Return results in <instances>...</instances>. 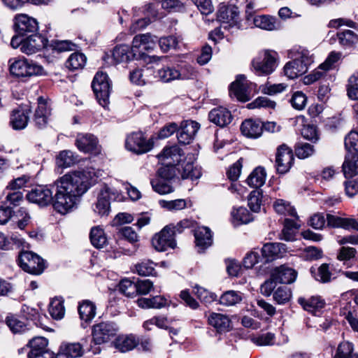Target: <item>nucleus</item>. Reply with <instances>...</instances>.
Returning a JSON list of instances; mask_svg holds the SVG:
<instances>
[{"mask_svg":"<svg viewBox=\"0 0 358 358\" xmlns=\"http://www.w3.org/2000/svg\"><path fill=\"white\" fill-rule=\"evenodd\" d=\"M252 66L255 73L259 76L271 74L277 67V53L264 50L253 59Z\"/></svg>","mask_w":358,"mask_h":358,"instance_id":"7ed1b4c3","label":"nucleus"},{"mask_svg":"<svg viewBox=\"0 0 358 358\" xmlns=\"http://www.w3.org/2000/svg\"><path fill=\"white\" fill-rule=\"evenodd\" d=\"M77 162V157L70 150L61 151L56 157L57 165L62 168L70 167Z\"/></svg>","mask_w":358,"mask_h":358,"instance_id":"a19ab883","label":"nucleus"},{"mask_svg":"<svg viewBox=\"0 0 358 358\" xmlns=\"http://www.w3.org/2000/svg\"><path fill=\"white\" fill-rule=\"evenodd\" d=\"M294 59L284 66L285 75L290 79L296 78L307 72L308 66L313 62L312 55L306 49L296 50Z\"/></svg>","mask_w":358,"mask_h":358,"instance_id":"f03ea898","label":"nucleus"},{"mask_svg":"<svg viewBox=\"0 0 358 358\" xmlns=\"http://www.w3.org/2000/svg\"><path fill=\"white\" fill-rule=\"evenodd\" d=\"M345 147L348 153L358 154V132L351 131L345 138Z\"/></svg>","mask_w":358,"mask_h":358,"instance_id":"864d4df0","label":"nucleus"},{"mask_svg":"<svg viewBox=\"0 0 358 358\" xmlns=\"http://www.w3.org/2000/svg\"><path fill=\"white\" fill-rule=\"evenodd\" d=\"M253 23L256 27L266 31H274L280 28V24L278 20L271 15H257L253 18Z\"/></svg>","mask_w":358,"mask_h":358,"instance_id":"bb28decb","label":"nucleus"},{"mask_svg":"<svg viewBox=\"0 0 358 358\" xmlns=\"http://www.w3.org/2000/svg\"><path fill=\"white\" fill-rule=\"evenodd\" d=\"M174 236L175 227L171 224L167 225L153 236L152 246L157 251H165L168 248H174L176 245Z\"/></svg>","mask_w":358,"mask_h":358,"instance_id":"0eeeda50","label":"nucleus"},{"mask_svg":"<svg viewBox=\"0 0 358 358\" xmlns=\"http://www.w3.org/2000/svg\"><path fill=\"white\" fill-rule=\"evenodd\" d=\"M194 289L197 297L205 303H210L217 299V296L214 293L209 292L202 287L196 285L194 287Z\"/></svg>","mask_w":358,"mask_h":358,"instance_id":"680f3d73","label":"nucleus"},{"mask_svg":"<svg viewBox=\"0 0 358 358\" xmlns=\"http://www.w3.org/2000/svg\"><path fill=\"white\" fill-rule=\"evenodd\" d=\"M90 238L92 244L96 248H103L108 243V239L103 229L99 227L92 228Z\"/></svg>","mask_w":358,"mask_h":358,"instance_id":"58836bf2","label":"nucleus"},{"mask_svg":"<svg viewBox=\"0 0 358 358\" xmlns=\"http://www.w3.org/2000/svg\"><path fill=\"white\" fill-rule=\"evenodd\" d=\"M239 15V11L236 6L234 5L221 4L217 14V20L225 29L229 27H233L236 24Z\"/></svg>","mask_w":358,"mask_h":358,"instance_id":"f8f14e48","label":"nucleus"},{"mask_svg":"<svg viewBox=\"0 0 358 358\" xmlns=\"http://www.w3.org/2000/svg\"><path fill=\"white\" fill-rule=\"evenodd\" d=\"M266 178V173L264 169L259 166L253 170L246 182L250 187L258 189L265 183Z\"/></svg>","mask_w":358,"mask_h":358,"instance_id":"e433bc0d","label":"nucleus"},{"mask_svg":"<svg viewBox=\"0 0 358 358\" xmlns=\"http://www.w3.org/2000/svg\"><path fill=\"white\" fill-rule=\"evenodd\" d=\"M242 299L241 292L229 290L222 294L220 298V303L226 306H232L239 303Z\"/></svg>","mask_w":358,"mask_h":358,"instance_id":"c03bdc74","label":"nucleus"},{"mask_svg":"<svg viewBox=\"0 0 358 358\" xmlns=\"http://www.w3.org/2000/svg\"><path fill=\"white\" fill-rule=\"evenodd\" d=\"M137 304L142 308H162L168 304L167 299L163 296H155L152 298H140Z\"/></svg>","mask_w":358,"mask_h":358,"instance_id":"c9c22d12","label":"nucleus"},{"mask_svg":"<svg viewBox=\"0 0 358 358\" xmlns=\"http://www.w3.org/2000/svg\"><path fill=\"white\" fill-rule=\"evenodd\" d=\"M92 87L99 103L106 108L109 103V96L111 90V84L108 75L103 72H98L95 75Z\"/></svg>","mask_w":358,"mask_h":358,"instance_id":"20e7f679","label":"nucleus"},{"mask_svg":"<svg viewBox=\"0 0 358 358\" xmlns=\"http://www.w3.org/2000/svg\"><path fill=\"white\" fill-rule=\"evenodd\" d=\"M273 278L282 284H291L296 278V271L285 265L275 268L272 272Z\"/></svg>","mask_w":358,"mask_h":358,"instance_id":"b1692460","label":"nucleus"},{"mask_svg":"<svg viewBox=\"0 0 358 358\" xmlns=\"http://www.w3.org/2000/svg\"><path fill=\"white\" fill-rule=\"evenodd\" d=\"M358 73H354L348 80V95L350 99L358 101Z\"/></svg>","mask_w":358,"mask_h":358,"instance_id":"e2e57ef3","label":"nucleus"},{"mask_svg":"<svg viewBox=\"0 0 358 358\" xmlns=\"http://www.w3.org/2000/svg\"><path fill=\"white\" fill-rule=\"evenodd\" d=\"M298 302L303 308L308 312L316 314L318 310L322 309L325 304V302L320 296H312L308 299L304 298H299Z\"/></svg>","mask_w":358,"mask_h":358,"instance_id":"2f4dec72","label":"nucleus"},{"mask_svg":"<svg viewBox=\"0 0 358 358\" xmlns=\"http://www.w3.org/2000/svg\"><path fill=\"white\" fill-rule=\"evenodd\" d=\"M159 6L161 5L159 1L155 0L153 2L144 5L142 7V13L152 22L156 21L163 18L165 15L164 12L159 10Z\"/></svg>","mask_w":358,"mask_h":358,"instance_id":"72a5a7b5","label":"nucleus"},{"mask_svg":"<svg viewBox=\"0 0 358 358\" xmlns=\"http://www.w3.org/2000/svg\"><path fill=\"white\" fill-rule=\"evenodd\" d=\"M233 220L236 224H247L252 220V215L250 214L247 208L239 207L235 208L231 212Z\"/></svg>","mask_w":358,"mask_h":358,"instance_id":"09e8293b","label":"nucleus"},{"mask_svg":"<svg viewBox=\"0 0 358 358\" xmlns=\"http://www.w3.org/2000/svg\"><path fill=\"white\" fill-rule=\"evenodd\" d=\"M48 41L39 34H31L24 38V53L34 54L45 47Z\"/></svg>","mask_w":358,"mask_h":358,"instance_id":"6ab92c4d","label":"nucleus"},{"mask_svg":"<svg viewBox=\"0 0 358 358\" xmlns=\"http://www.w3.org/2000/svg\"><path fill=\"white\" fill-rule=\"evenodd\" d=\"M125 145L127 150L134 153L143 154L152 148L153 143L146 140L141 132H134L127 136Z\"/></svg>","mask_w":358,"mask_h":358,"instance_id":"1a4fd4ad","label":"nucleus"},{"mask_svg":"<svg viewBox=\"0 0 358 358\" xmlns=\"http://www.w3.org/2000/svg\"><path fill=\"white\" fill-rule=\"evenodd\" d=\"M161 50L166 52L171 49H176L178 45V39L174 36L162 37L158 41Z\"/></svg>","mask_w":358,"mask_h":358,"instance_id":"bf43d9fd","label":"nucleus"},{"mask_svg":"<svg viewBox=\"0 0 358 358\" xmlns=\"http://www.w3.org/2000/svg\"><path fill=\"white\" fill-rule=\"evenodd\" d=\"M287 85L285 83L270 84L268 83L260 86L261 92L264 94L275 95L284 92Z\"/></svg>","mask_w":358,"mask_h":358,"instance_id":"4d7b16f0","label":"nucleus"},{"mask_svg":"<svg viewBox=\"0 0 358 358\" xmlns=\"http://www.w3.org/2000/svg\"><path fill=\"white\" fill-rule=\"evenodd\" d=\"M136 55L134 52L130 50L126 45L116 46L112 53V57L115 64L127 62Z\"/></svg>","mask_w":358,"mask_h":358,"instance_id":"473e14b6","label":"nucleus"},{"mask_svg":"<svg viewBox=\"0 0 358 358\" xmlns=\"http://www.w3.org/2000/svg\"><path fill=\"white\" fill-rule=\"evenodd\" d=\"M78 149L85 153L97 152V138L91 134H78L76 140Z\"/></svg>","mask_w":358,"mask_h":358,"instance_id":"a211bd4d","label":"nucleus"},{"mask_svg":"<svg viewBox=\"0 0 358 358\" xmlns=\"http://www.w3.org/2000/svg\"><path fill=\"white\" fill-rule=\"evenodd\" d=\"M24 76H32L41 74L43 68L32 60L24 58Z\"/></svg>","mask_w":358,"mask_h":358,"instance_id":"13d9d810","label":"nucleus"},{"mask_svg":"<svg viewBox=\"0 0 358 358\" xmlns=\"http://www.w3.org/2000/svg\"><path fill=\"white\" fill-rule=\"evenodd\" d=\"M83 348L79 343H62L55 358H76L83 355Z\"/></svg>","mask_w":358,"mask_h":358,"instance_id":"412c9836","label":"nucleus"},{"mask_svg":"<svg viewBox=\"0 0 358 358\" xmlns=\"http://www.w3.org/2000/svg\"><path fill=\"white\" fill-rule=\"evenodd\" d=\"M292 297V291L286 286L278 287L273 292V299L278 304H285Z\"/></svg>","mask_w":358,"mask_h":358,"instance_id":"8fccbe9b","label":"nucleus"},{"mask_svg":"<svg viewBox=\"0 0 358 358\" xmlns=\"http://www.w3.org/2000/svg\"><path fill=\"white\" fill-rule=\"evenodd\" d=\"M29 202L45 206L53 201L52 192L47 186H38L27 194Z\"/></svg>","mask_w":358,"mask_h":358,"instance_id":"ddd939ff","label":"nucleus"},{"mask_svg":"<svg viewBox=\"0 0 358 358\" xmlns=\"http://www.w3.org/2000/svg\"><path fill=\"white\" fill-rule=\"evenodd\" d=\"M162 207L166 208L169 210H180L184 209L186 206V201L185 199H176L173 201L162 200L159 201Z\"/></svg>","mask_w":358,"mask_h":358,"instance_id":"338daca9","label":"nucleus"},{"mask_svg":"<svg viewBox=\"0 0 358 358\" xmlns=\"http://www.w3.org/2000/svg\"><path fill=\"white\" fill-rule=\"evenodd\" d=\"M296 218L294 219L287 218L284 220V227L281 233V239L286 241H291L294 239V236L298 230L299 225L298 224Z\"/></svg>","mask_w":358,"mask_h":358,"instance_id":"4c0bfd02","label":"nucleus"},{"mask_svg":"<svg viewBox=\"0 0 358 358\" xmlns=\"http://www.w3.org/2000/svg\"><path fill=\"white\" fill-rule=\"evenodd\" d=\"M256 85L247 80L244 75H238L230 85L229 94L241 102L248 101L252 96V90Z\"/></svg>","mask_w":358,"mask_h":358,"instance_id":"39448f33","label":"nucleus"},{"mask_svg":"<svg viewBox=\"0 0 358 358\" xmlns=\"http://www.w3.org/2000/svg\"><path fill=\"white\" fill-rule=\"evenodd\" d=\"M138 343V338L134 335L129 334L118 336L112 344L118 351L127 352L135 348Z\"/></svg>","mask_w":358,"mask_h":358,"instance_id":"5701e85b","label":"nucleus"},{"mask_svg":"<svg viewBox=\"0 0 358 358\" xmlns=\"http://www.w3.org/2000/svg\"><path fill=\"white\" fill-rule=\"evenodd\" d=\"M10 124L13 129L20 130L22 129V110L20 106L12 111Z\"/></svg>","mask_w":358,"mask_h":358,"instance_id":"774afa93","label":"nucleus"},{"mask_svg":"<svg viewBox=\"0 0 358 358\" xmlns=\"http://www.w3.org/2000/svg\"><path fill=\"white\" fill-rule=\"evenodd\" d=\"M96 306L89 300L83 301L78 306L80 318L85 323L90 322L96 315Z\"/></svg>","mask_w":358,"mask_h":358,"instance_id":"7c9ffc66","label":"nucleus"},{"mask_svg":"<svg viewBox=\"0 0 358 358\" xmlns=\"http://www.w3.org/2000/svg\"><path fill=\"white\" fill-rule=\"evenodd\" d=\"M356 354L354 352L352 343L343 341L338 345L334 358H350L351 355Z\"/></svg>","mask_w":358,"mask_h":358,"instance_id":"3c124183","label":"nucleus"},{"mask_svg":"<svg viewBox=\"0 0 358 358\" xmlns=\"http://www.w3.org/2000/svg\"><path fill=\"white\" fill-rule=\"evenodd\" d=\"M99 171L87 167L82 171L66 173L57 180V192L53 201L55 210L66 214L76 206L78 198L83 195L96 182Z\"/></svg>","mask_w":358,"mask_h":358,"instance_id":"f257e3e1","label":"nucleus"},{"mask_svg":"<svg viewBox=\"0 0 358 358\" xmlns=\"http://www.w3.org/2000/svg\"><path fill=\"white\" fill-rule=\"evenodd\" d=\"M209 120L215 124L223 127L229 124L232 120V115L229 110L218 107L211 110L208 114Z\"/></svg>","mask_w":358,"mask_h":358,"instance_id":"4be33fe9","label":"nucleus"},{"mask_svg":"<svg viewBox=\"0 0 358 358\" xmlns=\"http://www.w3.org/2000/svg\"><path fill=\"white\" fill-rule=\"evenodd\" d=\"M38 26L36 19L24 14V38L38 33Z\"/></svg>","mask_w":358,"mask_h":358,"instance_id":"052dcab7","label":"nucleus"},{"mask_svg":"<svg viewBox=\"0 0 358 358\" xmlns=\"http://www.w3.org/2000/svg\"><path fill=\"white\" fill-rule=\"evenodd\" d=\"M22 178H17L11 181L8 186V192L6 196V200L9 202V208L14 209L18 207L22 203Z\"/></svg>","mask_w":358,"mask_h":358,"instance_id":"2eb2a0df","label":"nucleus"},{"mask_svg":"<svg viewBox=\"0 0 358 358\" xmlns=\"http://www.w3.org/2000/svg\"><path fill=\"white\" fill-rule=\"evenodd\" d=\"M111 195L110 189L108 186L104 185L101 188L97 195V201L94 208L96 213L101 216H105L109 214L110 210V200Z\"/></svg>","mask_w":358,"mask_h":358,"instance_id":"dca6fc26","label":"nucleus"},{"mask_svg":"<svg viewBox=\"0 0 358 358\" xmlns=\"http://www.w3.org/2000/svg\"><path fill=\"white\" fill-rule=\"evenodd\" d=\"M241 129L244 136L256 138L262 135L263 126L259 122L252 120H246L242 123Z\"/></svg>","mask_w":358,"mask_h":358,"instance_id":"c85d7f7f","label":"nucleus"},{"mask_svg":"<svg viewBox=\"0 0 358 358\" xmlns=\"http://www.w3.org/2000/svg\"><path fill=\"white\" fill-rule=\"evenodd\" d=\"M48 311L53 319L57 320L62 319L65 315L64 300L58 297L52 299L49 305Z\"/></svg>","mask_w":358,"mask_h":358,"instance_id":"ea45409f","label":"nucleus"},{"mask_svg":"<svg viewBox=\"0 0 358 358\" xmlns=\"http://www.w3.org/2000/svg\"><path fill=\"white\" fill-rule=\"evenodd\" d=\"M181 176L183 179L189 178L194 180L201 177V172L199 168L195 167L192 163L188 162L183 166Z\"/></svg>","mask_w":358,"mask_h":358,"instance_id":"603ef678","label":"nucleus"},{"mask_svg":"<svg viewBox=\"0 0 358 358\" xmlns=\"http://www.w3.org/2000/svg\"><path fill=\"white\" fill-rule=\"evenodd\" d=\"M208 321L218 332H225L230 329L231 321L225 315L213 313L209 315Z\"/></svg>","mask_w":358,"mask_h":358,"instance_id":"cd10ccee","label":"nucleus"},{"mask_svg":"<svg viewBox=\"0 0 358 358\" xmlns=\"http://www.w3.org/2000/svg\"><path fill=\"white\" fill-rule=\"evenodd\" d=\"M342 167L346 178H352L358 174V154L348 153Z\"/></svg>","mask_w":358,"mask_h":358,"instance_id":"c756f323","label":"nucleus"},{"mask_svg":"<svg viewBox=\"0 0 358 358\" xmlns=\"http://www.w3.org/2000/svg\"><path fill=\"white\" fill-rule=\"evenodd\" d=\"M199 129L197 122L192 120H185L181 122L180 129L178 128L177 137L180 143L189 144L195 137Z\"/></svg>","mask_w":358,"mask_h":358,"instance_id":"4468645a","label":"nucleus"},{"mask_svg":"<svg viewBox=\"0 0 358 358\" xmlns=\"http://www.w3.org/2000/svg\"><path fill=\"white\" fill-rule=\"evenodd\" d=\"M87 61L86 56L80 52L72 53L66 62V66L71 70L83 69Z\"/></svg>","mask_w":358,"mask_h":358,"instance_id":"37998d69","label":"nucleus"},{"mask_svg":"<svg viewBox=\"0 0 358 358\" xmlns=\"http://www.w3.org/2000/svg\"><path fill=\"white\" fill-rule=\"evenodd\" d=\"M117 327L113 322H101L93 326L92 341L96 345H101L108 342L117 332Z\"/></svg>","mask_w":358,"mask_h":358,"instance_id":"6e6552de","label":"nucleus"},{"mask_svg":"<svg viewBox=\"0 0 358 358\" xmlns=\"http://www.w3.org/2000/svg\"><path fill=\"white\" fill-rule=\"evenodd\" d=\"M315 152L313 145L307 143H299L295 148L296 155L300 159H306L311 156Z\"/></svg>","mask_w":358,"mask_h":358,"instance_id":"0e129e2a","label":"nucleus"},{"mask_svg":"<svg viewBox=\"0 0 358 358\" xmlns=\"http://www.w3.org/2000/svg\"><path fill=\"white\" fill-rule=\"evenodd\" d=\"M156 76L164 83L171 82L176 79H188L189 75L180 72L174 67L164 66L159 69Z\"/></svg>","mask_w":358,"mask_h":358,"instance_id":"393cba45","label":"nucleus"},{"mask_svg":"<svg viewBox=\"0 0 358 358\" xmlns=\"http://www.w3.org/2000/svg\"><path fill=\"white\" fill-rule=\"evenodd\" d=\"M337 36L340 44L345 47H352L358 42V36L351 30L338 32Z\"/></svg>","mask_w":358,"mask_h":358,"instance_id":"de8ad7c7","label":"nucleus"},{"mask_svg":"<svg viewBox=\"0 0 358 358\" xmlns=\"http://www.w3.org/2000/svg\"><path fill=\"white\" fill-rule=\"evenodd\" d=\"M182 150L176 145L166 146L157 155L159 159L164 164L174 166L180 160Z\"/></svg>","mask_w":358,"mask_h":358,"instance_id":"aec40b11","label":"nucleus"},{"mask_svg":"<svg viewBox=\"0 0 358 358\" xmlns=\"http://www.w3.org/2000/svg\"><path fill=\"white\" fill-rule=\"evenodd\" d=\"M156 41L157 37L149 33L136 35L133 38L131 50L136 54V52L141 53L143 50H152Z\"/></svg>","mask_w":358,"mask_h":358,"instance_id":"f3484780","label":"nucleus"},{"mask_svg":"<svg viewBox=\"0 0 358 358\" xmlns=\"http://www.w3.org/2000/svg\"><path fill=\"white\" fill-rule=\"evenodd\" d=\"M29 248V244L25 246ZM45 268L44 260L41 258L37 254L27 251L24 249V271L28 272L31 274L39 275Z\"/></svg>","mask_w":358,"mask_h":358,"instance_id":"9b49d317","label":"nucleus"},{"mask_svg":"<svg viewBox=\"0 0 358 358\" xmlns=\"http://www.w3.org/2000/svg\"><path fill=\"white\" fill-rule=\"evenodd\" d=\"M22 24V15H17L14 18L13 28L17 33L16 35L13 36L10 45L13 48L16 49L20 48L22 44V34L21 33V24Z\"/></svg>","mask_w":358,"mask_h":358,"instance_id":"a18cd8bd","label":"nucleus"},{"mask_svg":"<svg viewBox=\"0 0 358 358\" xmlns=\"http://www.w3.org/2000/svg\"><path fill=\"white\" fill-rule=\"evenodd\" d=\"M194 236L196 245L201 249H205L212 244V234L208 227H199L195 231Z\"/></svg>","mask_w":358,"mask_h":358,"instance_id":"f704fd0d","label":"nucleus"},{"mask_svg":"<svg viewBox=\"0 0 358 358\" xmlns=\"http://www.w3.org/2000/svg\"><path fill=\"white\" fill-rule=\"evenodd\" d=\"M294 161L292 150L286 144H282L277 148L275 166L279 173H285L291 168Z\"/></svg>","mask_w":358,"mask_h":358,"instance_id":"9d476101","label":"nucleus"},{"mask_svg":"<svg viewBox=\"0 0 358 358\" xmlns=\"http://www.w3.org/2000/svg\"><path fill=\"white\" fill-rule=\"evenodd\" d=\"M273 208L278 214L283 215H289L296 218L297 214L295 208L290 203L283 199H277L273 203Z\"/></svg>","mask_w":358,"mask_h":358,"instance_id":"79ce46f5","label":"nucleus"},{"mask_svg":"<svg viewBox=\"0 0 358 358\" xmlns=\"http://www.w3.org/2000/svg\"><path fill=\"white\" fill-rule=\"evenodd\" d=\"M276 103L268 97L259 96L254 101L248 104L247 107L249 109L259 108H275Z\"/></svg>","mask_w":358,"mask_h":358,"instance_id":"6e6d98bb","label":"nucleus"},{"mask_svg":"<svg viewBox=\"0 0 358 358\" xmlns=\"http://www.w3.org/2000/svg\"><path fill=\"white\" fill-rule=\"evenodd\" d=\"M287 252L285 244L282 243H268L262 248V253L268 259L279 258Z\"/></svg>","mask_w":358,"mask_h":358,"instance_id":"a878e982","label":"nucleus"},{"mask_svg":"<svg viewBox=\"0 0 358 358\" xmlns=\"http://www.w3.org/2000/svg\"><path fill=\"white\" fill-rule=\"evenodd\" d=\"M119 290L128 297L136 296V282L134 283L128 279H124L119 284Z\"/></svg>","mask_w":358,"mask_h":358,"instance_id":"69168bd1","label":"nucleus"},{"mask_svg":"<svg viewBox=\"0 0 358 358\" xmlns=\"http://www.w3.org/2000/svg\"><path fill=\"white\" fill-rule=\"evenodd\" d=\"M9 73L13 78L22 76V60L20 57H13L8 60Z\"/></svg>","mask_w":358,"mask_h":358,"instance_id":"5fc2aeb1","label":"nucleus"},{"mask_svg":"<svg viewBox=\"0 0 358 358\" xmlns=\"http://www.w3.org/2000/svg\"><path fill=\"white\" fill-rule=\"evenodd\" d=\"M173 182L163 178H156L151 181L152 189L160 194H166L173 192Z\"/></svg>","mask_w":358,"mask_h":358,"instance_id":"49530a36","label":"nucleus"},{"mask_svg":"<svg viewBox=\"0 0 358 358\" xmlns=\"http://www.w3.org/2000/svg\"><path fill=\"white\" fill-rule=\"evenodd\" d=\"M49 341L43 336L31 339L27 346L29 349L28 358H55V352L48 348Z\"/></svg>","mask_w":358,"mask_h":358,"instance_id":"423d86ee","label":"nucleus"}]
</instances>
